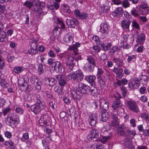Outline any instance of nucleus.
I'll list each match as a JSON object with an SVG mask.
<instances>
[{"instance_id":"f257e3e1","label":"nucleus","mask_w":149,"mask_h":149,"mask_svg":"<svg viewBox=\"0 0 149 149\" xmlns=\"http://www.w3.org/2000/svg\"><path fill=\"white\" fill-rule=\"evenodd\" d=\"M90 87L86 86L81 83L78 84V87L76 90H73L71 92V95L73 98L74 100H79L81 97L82 94L87 93V89H89Z\"/></svg>"},{"instance_id":"f03ea898","label":"nucleus","mask_w":149,"mask_h":149,"mask_svg":"<svg viewBox=\"0 0 149 149\" xmlns=\"http://www.w3.org/2000/svg\"><path fill=\"white\" fill-rule=\"evenodd\" d=\"M18 116L15 113H10L5 119L6 124L12 127H15L19 123Z\"/></svg>"},{"instance_id":"7ed1b4c3","label":"nucleus","mask_w":149,"mask_h":149,"mask_svg":"<svg viewBox=\"0 0 149 149\" xmlns=\"http://www.w3.org/2000/svg\"><path fill=\"white\" fill-rule=\"evenodd\" d=\"M45 107V103L41 102L40 100H37L36 104H34L30 107L31 110L35 114L40 112Z\"/></svg>"},{"instance_id":"20e7f679","label":"nucleus","mask_w":149,"mask_h":149,"mask_svg":"<svg viewBox=\"0 0 149 149\" xmlns=\"http://www.w3.org/2000/svg\"><path fill=\"white\" fill-rule=\"evenodd\" d=\"M38 38L32 40L31 42L30 48L27 50V53L32 55L36 54L38 52L37 47L38 46Z\"/></svg>"},{"instance_id":"39448f33","label":"nucleus","mask_w":149,"mask_h":149,"mask_svg":"<svg viewBox=\"0 0 149 149\" xmlns=\"http://www.w3.org/2000/svg\"><path fill=\"white\" fill-rule=\"evenodd\" d=\"M99 132L98 130L93 129L91 130L90 134L87 136V138L89 141L93 140V141H100L98 138Z\"/></svg>"},{"instance_id":"423d86ee","label":"nucleus","mask_w":149,"mask_h":149,"mask_svg":"<svg viewBox=\"0 0 149 149\" xmlns=\"http://www.w3.org/2000/svg\"><path fill=\"white\" fill-rule=\"evenodd\" d=\"M108 26L106 23H102L100 26L99 32L101 33L102 38L107 37L108 35Z\"/></svg>"},{"instance_id":"0eeeda50","label":"nucleus","mask_w":149,"mask_h":149,"mask_svg":"<svg viewBox=\"0 0 149 149\" xmlns=\"http://www.w3.org/2000/svg\"><path fill=\"white\" fill-rule=\"evenodd\" d=\"M84 75L80 70H78L72 74V77L76 82H79L83 79Z\"/></svg>"},{"instance_id":"6e6552de","label":"nucleus","mask_w":149,"mask_h":149,"mask_svg":"<svg viewBox=\"0 0 149 149\" xmlns=\"http://www.w3.org/2000/svg\"><path fill=\"white\" fill-rule=\"evenodd\" d=\"M19 88L22 90L26 91L29 88V85L23 78H20L18 79V82Z\"/></svg>"},{"instance_id":"1a4fd4ad","label":"nucleus","mask_w":149,"mask_h":149,"mask_svg":"<svg viewBox=\"0 0 149 149\" xmlns=\"http://www.w3.org/2000/svg\"><path fill=\"white\" fill-rule=\"evenodd\" d=\"M127 104L130 110L136 113L139 111L138 106L135 102L129 100L127 102Z\"/></svg>"},{"instance_id":"9d476101","label":"nucleus","mask_w":149,"mask_h":149,"mask_svg":"<svg viewBox=\"0 0 149 149\" xmlns=\"http://www.w3.org/2000/svg\"><path fill=\"white\" fill-rule=\"evenodd\" d=\"M54 71L58 73H61L63 72V66L62 63L59 61L54 62L53 65L52 66Z\"/></svg>"},{"instance_id":"9b49d317","label":"nucleus","mask_w":149,"mask_h":149,"mask_svg":"<svg viewBox=\"0 0 149 149\" xmlns=\"http://www.w3.org/2000/svg\"><path fill=\"white\" fill-rule=\"evenodd\" d=\"M140 85V81L137 78H135L128 83V86L132 89H138Z\"/></svg>"},{"instance_id":"f8f14e48","label":"nucleus","mask_w":149,"mask_h":149,"mask_svg":"<svg viewBox=\"0 0 149 149\" xmlns=\"http://www.w3.org/2000/svg\"><path fill=\"white\" fill-rule=\"evenodd\" d=\"M47 114H45L40 118L39 123H43L48 127L51 126V123L49 121V118Z\"/></svg>"},{"instance_id":"ddd939ff","label":"nucleus","mask_w":149,"mask_h":149,"mask_svg":"<svg viewBox=\"0 0 149 149\" xmlns=\"http://www.w3.org/2000/svg\"><path fill=\"white\" fill-rule=\"evenodd\" d=\"M74 12L76 17L79 19H86L88 17V15L87 13L85 12H80L79 10H75Z\"/></svg>"},{"instance_id":"4468645a","label":"nucleus","mask_w":149,"mask_h":149,"mask_svg":"<svg viewBox=\"0 0 149 149\" xmlns=\"http://www.w3.org/2000/svg\"><path fill=\"white\" fill-rule=\"evenodd\" d=\"M89 124L91 126H95L97 121V116L95 114H93L88 119Z\"/></svg>"},{"instance_id":"2eb2a0df","label":"nucleus","mask_w":149,"mask_h":149,"mask_svg":"<svg viewBox=\"0 0 149 149\" xmlns=\"http://www.w3.org/2000/svg\"><path fill=\"white\" fill-rule=\"evenodd\" d=\"M128 34H126L123 36V38L121 39L120 44V47H123L124 48H127V41L129 37Z\"/></svg>"},{"instance_id":"dca6fc26","label":"nucleus","mask_w":149,"mask_h":149,"mask_svg":"<svg viewBox=\"0 0 149 149\" xmlns=\"http://www.w3.org/2000/svg\"><path fill=\"white\" fill-rule=\"evenodd\" d=\"M112 120L111 122V125L113 127H116L119 124L117 115L113 113H111Z\"/></svg>"},{"instance_id":"f3484780","label":"nucleus","mask_w":149,"mask_h":149,"mask_svg":"<svg viewBox=\"0 0 149 149\" xmlns=\"http://www.w3.org/2000/svg\"><path fill=\"white\" fill-rule=\"evenodd\" d=\"M123 10L121 7L116 8L112 13L114 17H121L123 14Z\"/></svg>"},{"instance_id":"a211bd4d","label":"nucleus","mask_w":149,"mask_h":149,"mask_svg":"<svg viewBox=\"0 0 149 149\" xmlns=\"http://www.w3.org/2000/svg\"><path fill=\"white\" fill-rule=\"evenodd\" d=\"M67 24L70 26V27L74 28L78 23V21L75 19H67L66 21Z\"/></svg>"},{"instance_id":"6ab92c4d","label":"nucleus","mask_w":149,"mask_h":149,"mask_svg":"<svg viewBox=\"0 0 149 149\" xmlns=\"http://www.w3.org/2000/svg\"><path fill=\"white\" fill-rule=\"evenodd\" d=\"M74 62V60H73L72 58L70 56L68 57L67 59L66 63V65L69 67L71 70H72L74 66L75 63Z\"/></svg>"},{"instance_id":"aec40b11","label":"nucleus","mask_w":149,"mask_h":149,"mask_svg":"<svg viewBox=\"0 0 149 149\" xmlns=\"http://www.w3.org/2000/svg\"><path fill=\"white\" fill-rule=\"evenodd\" d=\"M149 12V8L146 5L141 6L139 8V13L141 14H146Z\"/></svg>"},{"instance_id":"412c9836","label":"nucleus","mask_w":149,"mask_h":149,"mask_svg":"<svg viewBox=\"0 0 149 149\" xmlns=\"http://www.w3.org/2000/svg\"><path fill=\"white\" fill-rule=\"evenodd\" d=\"M32 2L33 6H39L41 8L45 7V3L39 0H33Z\"/></svg>"},{"instance_id":"4be33fe9","label":"nucleus","mask_w":149,"mask_h":149,"mask_svg":"<svg viewBox=\"0 0 149 149\" xmlns=\"http://www.w3.org/2000/svg\"><path fill=\"white\" fill-rule=\"evenodd\" d=\"M145 39L146 36L144 34L141 33L138 35L136 41L138 44L141 45L143 43Z\"/></svg>"},{"instance_id":"5701e85b","label":"nucleus","mask_w":149,"mask_h":149,"mask_svg":"<svg viewBox=\"0 0 149 149\" xmlns=\"http://www.w3.org/2000/svg\"><path fill=\"white\" fill-rule=\"evenodd\" d=\"M73 38V34L71 33H69L66 34L63 38V40L66 42L69 43L71 41H72Z\"/></svg>"},{"instance_id":"b1692460","label":"nucleus","mask_w":149,"mask_h":149,"mask_svg":"<svg viewBox=\"0 0 149 149\" xmlns=\"http://www.w3.org/2000/svg\"><path fill=\"white\" fill-rule=\"evenodd\" d=\"M126 130V127L124 125H120L117 129L118 133L122 136L125 135Z\"/></svg>"},{"instance_id":"393cba45","label":"nucleus","mask_w":149,"mask_h":149,"mask_svg":"<svg viewBox=\"0 0 149 149\" xmlns=\"http://www.w3.org/2000/svg\"><path fill=\"white\" fill-rule=\"evenodd\" d=\"M121 105L122 104L120 100L118 98H116L113 103L112 107L114 110H115L117 108L120 107Z\"/></svg>"},{"instance_id":"a878e982","label":"nucleus","mask_w":149,"mask_h":149,"mask_svg":"<svg viewBox=\"0 0 149 149\" xmlns=\"http://www.w3.org/2000/svg\"><path fill=\"white\" fill-rule=\"evenodd\" d=\"M8 40V36H7L5 32L2 31L0 33V42H5Z\"/></svg>"},{"instance_id":"bb28decb","label":"nucleus","mask_w":149,"mask_h":149,"mask_svg":"<svg viewBox=\"0 0 149 149\" xmlns=\"http://www.w3.org/2000/svg\"><path fill=\"white\" fill-rule=\"evenodd\" d=\"M113 60L114 63L118 67H124V63L123 61L121 59L119 58H113Z\"/></svg>"},{"instance_id":"cd10ccee","label":"nucleus","mask_w":149,"mask_h":149,"mask_svg":"<svg viewBox=\"0 0 149 149\" xmlns=\"http://www.w3.org/2000/svg\"><path fill=\"white\" fill-rule=\"evenodd\" d=\"M46 83L51 86H53L57 83V81L54 79L50 78L45 79Z\"/></svg>"},{"instance_id":"c85d7f7f","label":"nucleus","mask_w":149,"mask_h":149,"mask_svg":"<svg viewBox=\"0 0 149 149\" xmlns=\"http://www.w3.org/2000/svg\"><path fill=\"white\" fill-rule=\"evenodd\" d=\"M131 22L128 20L125 19L122 21L121 24L122 27L124 29H128Z\"/></svg>"},{"instance_id":"c756f323","label":"nucleus","mask_w":149,"mask_h":149,"mask_svg":"<svg viewBox=\"0 0 149 149\" xmlns=\"http://www.w3.org/2000/svg\"><path fill=\"white\" fill-rule=\"evenodd\" d=\"M86 80L90 83H92L93 84H95V80L96 77L93 75H89L86 77Z\"/></svg>"},{"instance_id":"7c9ffc66","label":"nucleus","mask_w":149,"mask_h":149,"mask_svg":"<svg viewBox=\"0 0 149 149\" xmlns=\"http://www.w3.org/2000/svg\"><path fill=\"white\" fill-rule=\"evenodd\" d=\"M80 46V44L78 42H76L74 45L70 47V49L75 54H77L78 51L77 47H79Z\"/></svg>"},{"instance_id":"2f4dec72","label":"nucleus","mask_w":149,"mask_h":149,"mask_svg":"<svg viewBox=\"0 0 149 149\" xmlns=\"http://www.w3.org/2000/svg\"><path fill=\"white\" fill-rule=\"evenodd\" d=\"M91 149H103V146L99 143H96L91 146Z\"/></svg>"},{"instance_id":"473e14b6","label":"nucleus","mask_w":149,"mask_h":149,"mask_svg":"<svg viewBox=\"0 0 149 149\" xmlns=\"http://www.w3.org/2000/svg\"><path fill=\"white\" fill-rule=\"evenodd\" d=\"M111 46V44L110 43H108L107 45H105L104 43L101 45V49L104 51L108 50L110 48Z\"/></svg>"},{"instance_id":"72a5a7b5","label":"nucleus","mask_w":149,"mask_h":149,"mask_svg":"<svg viewBox=\"0 0 149 149\" xmlns=\"http://www.w3.org/2000/svg\"><path fill=\"white\" fill-rule=\"evenodd\" d=\"M101 120L103 122H105L108 118V114L106 112H101Z\"/></svg>"},{"instance_id":"f704fd0d","label":"nucleus","mask_w":149,"mask_h":149,"mask_svg":"<svg viewBox=\"0 0 149 149\" xmlns=\"http://www.w3.org/2000/svg\"><path fill=\"white\" fill-rule=\"evenodd\" d=\"M4 144L6 146H8L11 149H14L15 148L14 145V143L11 140H9L8 141H5Z\"/></svg>"},{"instance_id":"c9c22d12","label":"nucleus","mask_w":149,"mask_h":149,"mask_svg":"<svg viewBox=\"0 0 149 149\" xmlns=\"http://www.w3.org/2000/svg\"><path fill=\"white\" fill-rule=\"evenodd\" d=\"M112 136V134L110 133L109 136H103L101 139H100V141H101V142L104 143L106 142L109 139H110Z\"/></svg>"},{"instance_id":"e433bc0d","label":"nucleus","mask_w":149,"mask_h":149,"mask_svg":"<svg viewBox=\"0 0 149 149\" xmlns=\"http://www.w3.org/2000/svg\"><path fill=\"white\" fill-rule=\"evenodd\" d=\"M109 108V103L107 102H105L103 106L101 107V112H107Z\"/></svg>"},{"instance_id":"4c0bfd02","label":"nucleus","mask_w":149,"mask_h":149,"mask_svg":"<svg viewBox=\"0 0 149 149\" xmlns=\"http://www.w3.org/2000/svg\"><path fill=\"white\" fill-rule=\"evenodd\" d=\"M90 92L91 94L93 96H95L98 94V92L97 89L95 88H93L90 89L89 88Z\"/></svg>"},{"instance_id":"58836bf2","label":"nucleus","mask_w":149,"mask_h":149,"mask_svg":"<svg viewBox=\"0 0 149 149\" xmlns=\"http://www.w3.org/2000/svg\"><path fill=\"white\" fill-rule=\"evenodd\" d=\"M54 91L58 93L59 96L61 95L62 94V89L61 87L57 86H55L54 89Z\"/></svg>"},{"instance_id":"ea45409f","label":"nucleus","mask_w":149,"mask_h":149,"mask_svg":"<svg viewBox=\"0 0 149 149\" xmlns=\"http://www.w3.org/2000/svg\"><path fill=\"white\" fill-rule=\"evenodd\" d=\"M130 13L132 15L135 17H138L139 16V14L138 11L135 8H133L131 10Z\"/></svg>"},{"instance_id":"a19ab883","label":"nucleus","mask_w":149,"mask_h":149,"mask_svg":"<svg viewBox=\"0 0 149 149\" xmlns=\"http://www.w3.org/2000/svg\"><path fill=\"white\" fill-rule=\"evenodd\" d=\"M62 7L64 13H70V8L67 5L63 4V5Z\"/></svg>"},{"instance_id":"79ce46f5","label":"nucleus","mask_w":149,"mask_h":149,"mask_svg":"<svg viewBox=\"0 0 149 149\" xmlns=\"http://www.w3.org/2000/svg\"><path fill=\"white\" fill-rule=\"evenodd\" d=\"M30 98L31 99V102L35 101L36 100V101L37 100H40V96L38 95L35 94L31 95H30Z\"/></svg>"},{"instance_id":"37998d69","label":"nucleus","mask_w":149,"mask_h":149,"mask_svg":"<svg viewBox=\"0 0 149 149\" xmlns=\"http://www.w3.org/2000/svg\"><path fill=\"white\" fill-rule=\"evenodd\" d=\"M24 5L28 8L29 9H31V8L33 6L32 0H27L24 3Z\"/></svg>"},{"instance_id":"c03bdc74","label":"nucleus","mask_w":149,"mask_h":149,"mask_svg":"<svg viewBox=\"0 0 149 149\" xmlns=\"http://www.w3.org/2000/svg\"><path fill=\"white\" fill-rule=\"evenodd\" d=\"M119 50V49L118 47L116 46H113L110 49L109 52L110 54L113 55L116 51H118Z\"/></svg>"},{"instance_id":"a18cd8bd","label":"nucleus","mask_w":149,"mask_h":149,"mask_svg":"<svg viewBox=\"0 0 149 149\" xmlns=\"http://www.w3.org/2000/svg\"><path fill=\"white\" fill-rule=\"evenodd\" d=\"M86 65V67L88 68L89 71L90 72H92L93 70L95 64L88 63L87 65Z\"/></svg>"},{"instance_id":"49530a36","label":"nucleus","mask_w":149,"mask_h":149,"mask_svg":"<svg viewBox=\"0 0 149 149\" xmlns=\"http://www.w3.org/2000/svg\"><path fill=\"white\" fill-rule=\"evenodd\" d=\"M136 58V56L135 55H130L128 56L127 61L128 63L134 62Z\"/></svg>"},{"instance_id":"de8ad7c7","label":"nucleus","mask_w":149,"mask_h":149,"mask_svg":"<svg viewBox=\"0 0 149 149\" xmlns=\"http://www.w3.org/2000/svg\"><path fill=\"white\" fill-rule=\"evenodd\" d=\"M57 26L59 27H60L61 28H64L65 25L64 24L63 22L59 18L57 19Z\"/></svg>"},{"instance_id":"09e8293b","label":"nucleus","mask_w":149,"mask_h":149,"mask_svg":"<svg viewBox=\"0 0 149 149\" xmlns=\"http://www.w3.org/2000/svg\"><path fill=\"white\" fill-rule=\"evenodd\" d=\"M87 60L88 61V63L95 64V61L94 58L91 56H88Z\"/></svg>"},{"instance_id":"8fccbe9b","label":"nucleus","mask_w":149,"mask_h":149,"mask_svg":"<svg viewBox=\"0 0 149 149\" xmlns=\"http://www.w3.org/2000/svg\"><path fill=\"white\" fill-rule=\"evenodd\" d=\"M73 54H74V56H72V58L74 61L75 60L76 61H78L79 60L81 59V56L80 55H77L78 53L76 54H75L73 52Z\"/></svg>"},{"instance_id":"3c124183","label":"nucleus","mask_w":149,"mask_h":149,"mask_svg":"<svg viewBox=\"0 0 149 149\" xmlns=\"http://www.w3.org/2000/svg\"><path fill=\"white\" fill-rule=\"evenodd\" d=\"M23 70V69L20 67H14L13 69L14 72L17 74L21 72Z\"/></svg>"},{"instance_id":"603ef678","label":"nucleus","mask_w":149,"mask_h":149,"mask_svg":"<svg viewBox=\"0 0 149 149\" xmlns=\"http://www.w3.org/2000/svg\"><path fill=\"white\" fill-rule=\"evenodd\" d=\"M104 72V71L102 70V69L100 68H97V77L98 78H101V76L103 74Z\"/></svg>"},{"instance_id":"864d4df0","label":"nucleus","mask_w":149,"mask_h":149,"mask_svg":"<svg viewBox=\"0 0 149 149\" xmlns=\"http://www.w3.org/2000/svg\"><path fill=\"white\" fill-rule=\"evenodd\" d=\"M124 145L126 147H128L129 148H132V145L131 142L130 140H127V141H125L124 142Z\"/></svg>"},{"instance_id":"5fc2aeb1","label":"nucleus","mask_w":149,"mask_h":149,"mask_svg":"<svg viewBox=\"0 0 149 149\" xmlns=\"http://www.w3.org/2000/svg\"><path fill=\"white\" fill-rule=\"evenodd\" d=\"M41 84L42 83L41 81H39L35 84H34V86L37 90H39L41 89Z\"/></svg>"},{"instance_id":"6e6d98bb","label":"nucleus","mask_w":149,"mask_h":149,"mask_svg":"<svg viewBox=\"0 0 149 149\" xmlns=\"http://www.w3.org/2000/svg\"><path fill=\"white\" fill-rule=\"evenodd\" d=\"M6 100L4 98L0 97V108L3 107L5 104Z\"/></svg>"},{"instance_id":"4d7b16f0","label":"nucleus","mask_w":149,"mask_h":149,"mask_svg":"<svg viewBox=\"0 0 149 149\" xmlns=\"http://www.w3.org/2000/svg\"><path fill=\"white\" fill-rule=\"evenodd\" d=\"M122 5L124 8H126L129 7L130 3L127 0H125L123 1Z\"/></svg>"},{"instance_id":"13d9d810","label":"nucleus","mask_w":149,"mask_h":149,"mask_svg":"<svg viewBox=\"0 0 149 149\" xmlns=\"http://www.w3.org/2000/svg\"><path fill=\"white\" fill-rule=\"evenodd\" d=\"M29 138V134L27 133L24 134L21 138V140L22 141H25Z\"/></svg>"},{"instance_id":"bf43d9fd","label":"nucleus","mask_w":149,"mask_h":149,"mask_svg":"<svg viewBox=\"0 0 149 149\" xmlns=\"http://www.w3.org/2000/svg\"><path fill=\"white\" fill-rule=\"evenodd\" d=\"M112 71L113 72L115 73L116 74H117L120 72H122L123 70L121 69L114 67V68L112 70Z\"/></svg>"},{"instance_id":"052dcab7","label":"nucleus","mask_w":149,"mask_h":149,"mask_svg":"<svg viewBox=\"0 0 149 149\" xmlns=\"http://www.w3.org/2000/svg\"><path fill=\"white\" fill-rule=\"evenodd\" d=\"M44 71L43 66L41 64L39 65L38 68V71L39 74H41L43 73Z\"/></svg>"},{"instance_id":"680f3d73","label":"nucleus","mask_w":149,"mask_h":149,"mask_svg":"<svg viewBox=\"0 0 149 149\" xmlns=\"http://www.w3.org/2000/svg\"><path fill=\"white\" fill-rule=\"evenodd\" d=\"M99 79L98 82L100 84V86L102 88H103L105 86V83L104 81L101 78H98Z\"/></svg>"},{"instance_id":"e2e57ef3","label":"nucleus","mask_w":149,"mask_h":149,"mask_svg":"<svg viewBox=\"0 0 149 149\" xmlns=\"http://www.w3.org/2000/svg\"><path fill=\"white\" fill-rule=\"evenodd\" d=\"M132 25L133 27L136 29H139V25L135 20H133L132 22Z\"/></svg>"},{"instance_id":"0e129e2a","label":"nucleus","mask_w":149,"mask_h":149,"mask_svg":"<svg viewBox=\"0 0 149 149\" xmlns=\"http://www.w3.org/2000/svg\"><path fill=\"white\" fill-rule=\"evenodd\" d=\"M16 112L20 114H22L23 112V110L19 107H17L16 108Z\"/></svg>"},{"instance_id":"69168bd1","label":"nucleus","mask_w":149,"mask_h":149,"mask_svg":"<svg viewBox=\"0 0 149 149\" xmlns=\"http://www.w3.org/2000/svg\"><path fill=\"white\" fill-rule=\"evenodd\" d=\"M48 56L50 57L54 58L56 57V55L54 53V52L53 50H50L48 53Z\"/></svg>"},{"instance_id":"338daca9","label":"nucleus","mask_w":149,"mask_h":149,"mask_svg":"<svg viewBox=\"0 0 149 149\" xmlns=\"http://www.w3.org/2000/svg\"><path fill=\"white\" fill-rule=\"evenodd\" d=\"M92 48L95 51L96 53L99 52L100 51V47L98 46H93Z\"/></svg>"},{"instance_id":"774afa93","label":"nucleus","mask_w":149,"mask_h":149,"mask_svg":"<svg viewBox=\"0 0 149 149\" xmlns=\"http://www.w3.org/2000/svg\"><path fill=\"white\" fill-rule=\"evenodd\" d=\"M31 83L34 85V84H35L37 83L39 80L38 79L37 77H35L32 78L31 80Z\"/></svg>"}]
</instances>
